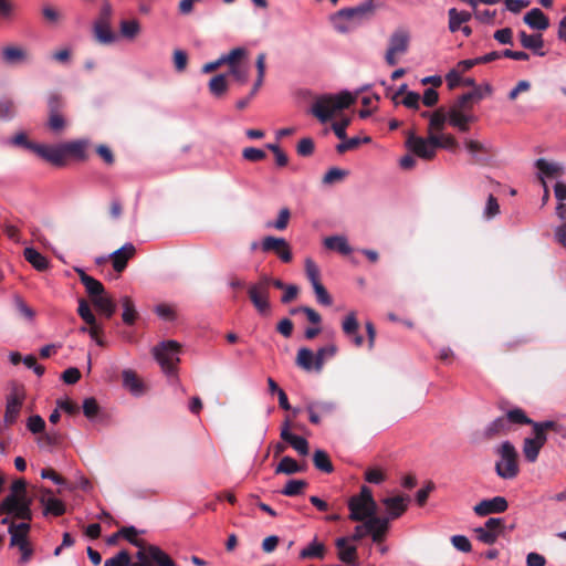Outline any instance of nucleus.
I'll return each mask as SVG.
<instances>
[{
	"label": "nucleus",
	"mask_w": 566,
	"mask_h": 566,
	"mask_svg": "<svg viewBox=\"0 0 566 566\" xmlns=\"http://www.w3.org/2000/svg\"><path fill=\"white\" fill-rule=\"evenodd\" d=\"M139 23L136 20H123L120 22V33L125 38H135L139 33Z\"/></svg>",
	"instance_id": "nucleus-52"
},
{
	"label": "nucleus",
	"mask_w": 566,
	"mask_h": 566,
	"mask_svg": "<svg viewBox=\"0 0 566 566\" xmlns=\"http://www.w3.org/2000/svg\"><path fill=\"white\" fill-rule=\"evenodd\" d=\"M61 411H63L66 416H71V399L69 397L65 399H59L56 401V408L51 412L49 417L50 423L56 424L60 421Z\"/></svg>",
	"instance_id": "nucleus-43"
},
{
	"label": "nucleus",
	"mask_w": 566,
	"mask_h": 566,
	"mask_svg": "<svg viewBox=\"0 0 566 566\" xmlns=\"http://www.w3.org/2000/svg\"><path fill=\"white\" fill-rule=\"evenodd\" d=\"M90 301L97 310L98 314L104 316L106 319H109L116 312V304L114 300L108 296L105 291L97 296L92 297Z\"/></svg>",
	"instance_id": "nucleus-21"
},
{
	"label": "nucleus",
	"mask_w": 566,
	"mask_h": 566,
	"mask_svg": "<svg viewBox=\"0 0 566 566\" xmlns=\"http://www.w3.org/2000/svg\"><path fill=\"white\" fill-rule=\"evenodd\" d=\"M14 305H15V308L18 311V313L25 319L28 321H32L35 313L34 311L24 302V300L19 296V295H15L14 298Z\"/></svg>",
	"instance_id": "nucleus-55"
},
{
	"label": "nucleus",
	"mask_w": 566,
	"mask_h": 566,
	"mask_svg": "<svg viewBox=\"0 0 566 566\" xmlns=\"http://www.w3.org/2000/svg\"><path fill=\"white\" fill-rule=\"evenodd\" d=\"M306 470V464H298L293 458L291 457H283L280 463L277 464L275 469L276 474H294L304 472Z\"/></svg>",
	"instance_id": "nucleus-29"
},
{
	"label": "nucleus",
	"mask_w": 566,
	"mask_h": 566,
	"mask_svg": "<svg viewBox=\"0 0 566 566\" xmlns=\"http://www.w3.org/2000/svg\"><path fill=\"white\" fill-rule=\"evenodd\" d=\"M73 270L80 275L90 300L105 291L104 285L98 280L87 275L82 269L73 268Z\"/></svg>",
	"instance_id": "nucleus-22"
},
{
	"label": "nucleus",
	"mask_w": 566,
	"mask_h": 566,
	"mask_svg": "<svg viewBox=\"0 0 566 566\" xmlns=\"http://www.w3.org/2000/svg\"><path fill=\"white\" fill-rule=\"evenodd\" d=\"M242 156L245 160L255 163L263 160L266 157V154L264 150L254 148V147H247L242 151Z\"/></svg>",
	"instance_id": "nucleus-63"
},
{
	"label": "nucleus",
	"mask_w": 566,
	"mask_h": 566,
	"mask_svg": "<svg viewBox=\"0 0 566 566\" xmlns=\"http://www.w3.org/2000/svg\"><path fill=\"white\" fill-rule=\"evenodd\" d=\"M349 520L354 522H363L373 518L377 513L378 506H369L368 502H364L357 497H349L348 500Z\"/></svg>",
	"instance_id": "nucleus-14"
},
{
	"label": "nucleus",
	"mask_w": 566,
	"mask_h": 566,
	"mask_svg": "<svg viewBox=\"0 0 566 566\" xmlns=\"http://www.w3.org/2000/svg\"><path fill=\"white\" fill-rule=\"evenodd\" d=\"M524 423H533V420L528 418L521 408H514L509 410L504 416H501L491 421L484 428L483 437L486 440H493L511 432L513 424Z\"/></svg>",
	"instance_id": "nucleus-4"
},
{
	"label": "nucleus",
	"mask_w": 566,
	"mask_h": 566,
	"mask_svg": "<svg viewBox=\"0 0 566 566\" xmlns=\"http://www.w3.org/2000/svg\"><path fill=\"white\" fill-rule=\"evenodd\" d=\"M123 387L134 396H142L146 391L145 384L133 369H124L122 373Z\"/></svg>",
	"instance_id": "nucleus-20"
},
{
	"label": "nucleus",
	"mask_w": 566,
	"mask_h": 566,
	"mask_svg": "<svg viewBox=\"0 0 566 566\" xmlns=\"http://www.w3.org/2000/svg\"><path fill=\"white\" fill-rule=\"evenodd\" d=\"M248 296L256 312L261 316L271 313L269 275L261 274L259 280L248 286Z\"/></svg>",
	"instance_id": "nucleus-6"
},
{
	"label": "nucleus",
	"mask_w": 566,
	"mask_h": 566,
	"mask_svg": "<svg viewBox=\"0 0 566 566\" xmlns=\"http://www.w3.org/2000/svg\"><path fill=\"white\" fill-rule=\"evenodd\" d=\"M30 531V524L29 523H20L14 524L11 523L9 526V534L11 536L10 538V545L11 546H20L28 544V533Z\"/></svg>",
	"instance_id": "nucleus-23"
},
{
	"label": "nucleus",
	"mask_w": 566,
	"mask_h": 566,
	"mask_svg": "<svg viewBox=\"0 0 566 566\" xmlns=\"http://www.w3.org/2000/svg\"><path fill=\"white\" fill-rule=\"evenodd\" d=\"M313 463L317 470H319L324 473L329 474L334 471V465L329 459V455L324 450L318 449L314 452Z\"/></svg>",
	"instance_id": "nucleus-34"
},
{
	"label": "nucleus",
	"mask_w": 566,
	"mask_h": 566,
	"mask_svg": "<svg viewBox=\"0 0 566 566\" xmlns=\"http://www.w3.org/2000/svg\"><path fill=\"white\" fill-rule=\"evenodd\" d=\"M174 66L175 70L179 73L184 72L187 69L188 65V55L182 50H175L174 54Z\"/></svg>",
	"instance_id": "nucleus-61"
},
{
	"label": "nucleus",
	"mask_w": 566,
	"mask_h": 566,
	"mask_svg": "<svg viewBox=\"0 0 566 566\" xmlns=\"http://www.w3.org/2000/svg\"><path fill=\"white\" fill-rule=\"evenodd\" d=\"M25 51L17 46H7L2 50V59L7 63H18L25 59Z\"/></svg>",
	"instance_id": "nucleus-46"
},
{
	"label": "nucleus",
	"mask_w": 566,
	"mask_h": 566,
	"mask_svg": "<svg viewBox=\"0 0 566 566\" xmlns=\"http://www.w3.org/2000/svg\"><path fill=\"white\" fill-rule=\"evenodd\" d=\"M122 306L124 308L122 315L123 322L127 325H133L137 318V312L133 300L129 296H124L122 298Z\"/></svg>",
	"instance_id": "nucleus-44"
},
{
	"label": "nucleus",
	"mask_w": 566,
	"mask_h": 566,
	"mask_svg": "<svg viewBox=\"0 0 566 566\" xmlns=\"http://www.w3.org/2000/svg\"><path fill=\"white\" fill-rule=\"evenodd\" d=\"M145 551L147 552L151 566L154 564L157 566H176V563L158 546L145 544Z\"/></svg>",
	"instance_id": "nucleus-25"
},
{
	"label": "nucleus",
	"mask_w": 566,
	"mask_h": 566,
	"mask_svg": "<svg viewBox=\"0 0 566 566\" xmlns=\"http://www.w3.org/2000/svg\"><path fill=\"white\" fill-rule=\"evenodd\" d=\"M472 103L470 102L469 96L465 93L458 97V99L453 103L449 111H457L458 113L469 114L472 111Z\"/></svg>",
	"instance_id": "nucleus-57"
},
{
	"label": "nucleus",
	"mask_w": 566,
	"mask_h": 566,
	"mask_svg": "<svg viewBox=\"0 0 566 566\" xmlns=\"http://www.w3.org/2000/svg\"><path fill=\"white\" fill-rule=\"evenodd\" d=\"M291 218V211L289 208H282L279 212L277 219L274 223H268V227H273L279 231H283L287 228Z\"/></svg>",
	"instance_id": "nucleus-56"
},
{
	"label": "nucleus",
	"mask_w": 566,
	"mask_h": 566,
	"mask_svg": "<svg viewBox=\"0 0 566 566\" xmlns=\"http://www.w3.org/2000/svg\"><path fill=\"white\" fill-rule=\"evenodd\" d=\"M409 496L397 495L392 497H385L381 500L386 506L389 517L391 520L400 517L408 509Z\"/></svg>",
	"instance_id": "nucleus-19"
},
{
	"label": "nucleus",
	"mask_w": 566,
	"mask_h": 566,
	"mask_svg": "<svg viewBox=\"0 0 566 566\" xmlns=\"http://www.w3.org/2000/svg\"><path fill=\"white\" fill-rule=\"evenodd\" d=\"M180 348L181 345L176 340H165L154 347V356L165 373L174 374L176 371L179 363L177 355Z\"/></svg>",
	"instance_id": "nucleus-8"
},
{
	"label": "nucleus",
	"mask_w": 566,
	"mask_h": 566,
	"mask_svg": "<svg viewBox=\"0 0 566 566\" xmlns=\"http://www.w3.org/2000/svg\"><path fill=\"white\" fill-rule=\"evenodd\" d=\"M93 33L95 40L101 44H112L117 38L111 25L94 24Z\"/></svg>",
	"instance_id": "nucleus-41"
},
{
	"label": "nucleus",
	"mask_w": 566,
	"mask_h": 566,
	"mask_svg": "<svg viewBox=\"0 0 566 566\" xmlns=\"http://www.w3.org/2000/svg\"><path fill=\"white\" fill-rule=\"evenodd\" d=\"M356 97L344 91L339 94H326L316 98L311 112L321 122H328L337 112L348 108L355 103Z\"/></svg>",
	"instance_id": "nucleus-2"
},
{
	"label": "nucleus",
	"mask_w": 566,
	"mask_h": 566,
	"mask_svg": "<svg viewBox=\"0 0 566 566\" xmlns=\"http://www.w3.org/2000/svg\"><path fill=\"white\" fill-rule=\"evenodd\" d=\"M336 547L338 549V558L343 563H354L357 557V548L356 546L348 545L347 537H340L336 539Z\"/></svg>",
	"instance_id": "nucleus-27"
},
{
	"label": "nucleus",
	"mask_w": 566,
	"mask_h": 566,
	"mask_svg": "<svg viewBox=\"0 0 566 566\" xmlns=\"http://www.w3.org/2000/svg\"><path fill=\"white\" fill-rule=\"evenodd\" d=\"M119 534H122V537L127 539L132 545L144 548L145 541L137 538V535L139 534V531L134 526H124L119 530Z\"/></svg>",
	"instance_id": "nucleus-47"
},
{
	"label": "nucleus",
	"mask_w": 566,
	"mask_h": 566,
	"mask_svg": "<svg viewBox=\"0 0 566 566\" xmlns=\"http://www.w3.org/2000/svg\"><path fill=\"white\" fill-rule=\"evenodd\" d=\"M247 54L245 49L235 48L231 50L228 54L221 55L224 64H228L230 67L237 66L239 61Z\"/></svg>",
	"instance_id": "nucleus-53"
},
{
	"label": "nucleus",
	"mask_w": 566,
	"mask_h": 566,
	"mask_svg": "<svg viewBox=\"0 0 566 566\" xmlns=\"http://www.w3.org/2000/svg\"><path fill=\"white\" fill-rule=\"evenodd\" d=\"M509 503L503 496H494L492 499L482 500L474 507L473 511L479 516H486L490 514L503 513L507 510Z\"/></svg>",
	"instance_id": "nucleus-15"
},
{
	"label": "nucleus",
	"mask_w": 566,
	"mask_h": 566,
	"mask_svg": "<svg viewBox=\"0 0 566 566\" xmlns=\"http://www.w3.org/2000/svg\"><path fill=\"white\" fill-rule=\"evenodd\" d=\"M312 286L317 302L322 305L329 306L332 304V297L325 286L322 283H315Z\"/></svg>",
	"instance_id": "nucleus-60"
},
{
	"label": "nucleus",
	"mask_w": 566,
	"mask_h": 566,
	"mask_svg": "<svg viewBox=\"0 0 566 566\" xmlns=\"http://www.w3.org/2000/svg\"><path fill=\"white\" fill-rule=\"evenodd\" d=\"M495 453L499 460L495 462L496 474L504 480L515 479L520 473L518 453L510 441L502 442Z\"/></svg>",
	"instance_id": "nucleus-5"
},
{
	"label": "nucleus",
	"mask_w": 566,
	"mask_h": 566,
	"mask_svg": "<svg viewBox=\"0 0 566 566\" xmlns=\"http://www.w3.org/2000/svg\"><path fill=\"white\" fill-rule=\"evenodd\" d=\"M410 33L407 29H396L388 39V48L385 53V61L389 66L398 63L399 57L408 52Z\"/></svg>",
	"instance_id": "nucleus-7"
},
{
	"label": "nucleus",
	"mask_w": 566,
	"mask_h": 566,
	"mask_svg": "<svg viewBox=\"0 0 566 566\" xmlns=\"http://www.w3.org/2000/svg\"><path fill=\"white\" fill-rule=\"evenodd\" d=\"M36 155L53 166L62 167L71 158V142L52 146L40 144Z\"/></svg>",
	"instance_id": "nucleus-12"
},
{
	"label": "nucleus",
	"mask_w": 566,
	"mask_h": 566,
	"mask_svg": "<svg viewBox=\"0 0 566 566\" xmlns=\"http://www.w3.org/2000/svg\"><path fill=\"white\" fill-rule=\"evenodd\" d=\"M520 40L523 48L533 50L539 56H544L545 53L542 50L544 41L542 34H527L525 31L520 32Z\"/></svg>",
	"instance_id": "nucleus-26"
},
{
	"label": "nucleus",
	"mask_w": 566,
	"mask_h": 566,
	"mask_svg": "<svg viewBox=\"0 0 566 566\" xmlns=\"http://www.w3.org/2000/svg\"><path fill=\"white\" fill-rule=\"evenodd\" d=\"M524 22L532 29L546 30L549 27L548 18L539 10L534 8L524 15Z\"/></svg>",
	"instance_id": "nucleus-24"
},
{
	"label": "nucleus",
	"mask_w": 566,
	"mask_h": 566,
	"mask_svg": "<svg viewBox=\"0 0 566 566\" xmlns=\"http://www.w3.org/2000/svg\"><path fill=\"white\" fill-rule=\"evenodd\" d=\"M42 502H45V514L60 516L65 512L64 504L60 500L52 497L50 490H44Z\"/></svg>",
	"instance_id": "nucleus-31"
},
{
	"label": "nucleus",
	"mask_w": 566,
	"mask_h": 566,
	"mask_svg": "<svg viewBox=\"0 0 566 566\" xmlns=\"http://www.w3.org/2000/svg\"><path fill=\"white\" fill-rule=\"evenodd\" d=\"M324 245L329 250L338 251L343 255H348L352 252V248L349 247L346 238L342 235L327 237L324 240Z\"/></svg>",
	"instance_id": "nucleus-32"
},
{
	"label": "nucleus",
	"mask_w": 566,
	"mask_h": 566,
	"mask_svg": "<svg viewBox=\"0 0 566 566\" xmlns=\"http://www.w3.org/2000/svg\"><path fill=\"white\" fill-rule=\"evenodd\" d=\"M406 147L426 160H431L436 156L432 146L424 138L416 136L412 132L408 134Z\"/></svg>",
	"instance_id": "nucleus-16"
},
{
	"label": "nucleus",
	"mask_w": 566,
	"mask_h": 566,
	"mask_svg": "<svg viewBox=\"0 0 566 566\" xmlns=\"http://www.w3.org/2000/svg\"><path fill=\"white\" fill-rule=\"evenodd\" d=\"M130 565V555L126 549L118 552L111 558H107L104 563V566H129Z\"/></svg>",
	"instance_id": "nucleus-51"
},
{
	"label": "nucleus",
	"mask_w": 566,
	"mask_h": 566,
	"mask_svg": "<svg viewBox=\"0 0 566 566\" xmlns=\"http://www.w3.org/2000/svg\"><path fill=\"white\" fill-rule=\"evenodd\" d=\"M533 427V437H527L523 441V454L530 463H534L539 454L541 449L547 441V432H558L559 424L556 421L547 420L542 422L533 421L528 423Z\"/></svg>",
	"instance_id": "nucleus-3"
},
{
	"label": "nucleus",
	"mask_w": 566,
	"mask_h": 566,
	"mask_svg": "<svg viewBox=\"0 0 566 566\" xmlns=\"http://www.w3.org/2000/svg\"><path fill=\"white\" fill-rule=\"evenodd\" d=\"M315 354L306 347L300 348L296 355V365L306 370H314Z\"/></svg>",
	"instance_id": "nucleus-38"
},
{
	"label": "nucleus",
	"mask_w": 566,
	"mask_h": 566,
	"mask_svg": "<svg viewBox=\"0 0 566 566\" xmlns=\"http://www.w3.org/2000/svg\"><path fill=\"white\" fill-rule=\"evenodd\" d=\"M82 408H83V413L87 419H94L99 411V406H98L96 399L93 397L86 398L83 402Z\"/></svg>",
	"instance_id": "nucleus-59"
},
{
	"label": "nucleus",
	"mask_w": 566,
	"mask_h": 566,
	"mask_svg": "<svg viewBox=\"0 0 566 566\" xmlns=\"http://www.w3.org/2000/svg\"><path fill=\"white\" fill-rule=\"evenodd\" d=\"M449 123L457 127L460 132H468L469 124L475 120V117L465 113H458L457 111H449Z\"/></svg>",
	"instance_id": "nucleus-30"
},
{
	"label": "nucleus",
	"mask_w": 566,
	"mask_h": 566,
	"mask_svg": "<svg viewBox=\"0 0 566 566\" xmlns=\"http://www.w3.org/2000/svg\"><path fill=\"white\" fill-rule=\"evenodd\" d=\"M209 92L214 97H222L228 91V81L224 74L213 76L208 84Z\"/></svg>",
	"instance_id": "nucleus-40"
},
{
	"label": "nucleus",
	"mask_w": 566,
	"mask_h": 566,
	"mask_svg": "<svg viewBox=\"0 0 566 566\" xmlns=\"http://www.w3.org/2000/svg\"><path fill=\"white\" fill-rule=\"evenodd\" d=\"M449 14V29L451 32H455L460 30L461 24L470 21L472 14L467 11H458L455 8H452L448 12Z\"/></svg>",
	"instance_id": "nucleus-35"
},
{
	"label": "nucleus",
	"mask_w": 566,
	"mask_h": 566,
	"mask_svg": "<svg viewBox=\"0 0 566 566\" xmlns=\"http://www.w3.org/2000/svg\"><path fill=\"white\" fill-rule=\"evenodd\" d=\"M535 166L546 177H558L564 174V168L560 165L548 163L544 158L537 159Z\"/></svg>",
	"instance_id": "nucleus-39"
},
{
	"label": "nucleus",
	"mask_w": 566,
	"mask_h": 566,
	"mask_svg": "<svg viewBox=\"0 0 566 566\" xmlns=\"http://www.w3.org/2000/svg\"><path fill=\"white\" fill-rule=\"evenodd\" d=\"M376 9V0H366L356 7L338 10L331 17V22L337 32L347 33L369 21Z\"/></svg>",
	"instance_id": "nucleus-1"
},
{
	"label": "nucleus",
	"mask_w": 566,
	"mask_h": 566,
	"mask_svg": "<svg viewBox=\"0 0 566 566\" xmlns=\"http://www.w3.org/2000/svg\"><path fill=\"white\" fill-rule=\"evenodd\" d=\"M261 249L263 252H274L284 263L293 259L291 247L284 238L268 235L262 240Z\"/></svg>",
	"instance_id": "nucleus-13"
},
{
	"label": "nucleus",
	"mask_w": 566,
	"mask_h": 566,
	"mask_svg": "<svg viewBox=\"0 0 566 566\" xmlns=\"http://www.w3.org/2000/svg\"><path fill=\"white\" fill-rule=\"evenodd\" d=\"M308 483L305 480H290L281 493L285 496H296L303 493Z\"/></svg>",
	"instance_id": "nucleus-45"
},
{
	"label": "nucleus",
	"mask_w": 566,
	"mask_h": 566,
	"mask_svg": "<svg viewBox=\"0 0 566 566\" xmlns=\"http://www.w3.org/2000/svg\"><path fill=\"white\" fill-rule=\"evenodd\" d=\"M389 528V518L375 516L366 521V532L371 536L373 542L381 543Z\"/></svg>",
	"instance_id": "nucleus-18"
},
{
	"label": "nucleus",
	"mask_w": 566,
	"mask_h": 566,
	"mask_svg": "<svg viewBox=\"0 0 566 566\" xmlns=\"http://www.w3.org/2000/svg\"><path fill=\"white\" fill-rule=\"evenodd\" d=\"M24 399V387L21 385H13L6 399V411L3 416L4 427L9 428L18 421Z\"/></svg>",
	"instance_id": "nucleus-11"
},
{
	"label": "nucleus",
	"mask_w": 566,
	"mask_h": 566,
	"mask_svg": "<svg viewBox=\"0 0 566 566\" xmlns=\"http://www.w3.org/2000/svg\"><path fill=\"white\" fill-rule=\"evenodd\" d=\"M336 353L337 347L333 344L319 348L315 354L314 370L319 373L323 369L325 361L334 357Z\"/></svg>",
	"instance_id": "nucleus-37"
},
{
	"label": "nucleus",
	"mask_w": 566,
	"mask_h": 566,
	"mask_svg": "<svg viewBox=\"0 0 566 566\" xmlns=\"http://www.w3.org/2000/svg\"><path fill=\"white\" fill-rule=\"evenodd\" d=\"M365 480L368 483L380 484L386 480V475L380 469L369 468L365 471Z\"/></svg>",
	"instance_id": "nucleus-64"
},
{
	"label": "nucleus",
	"mask_w": 566,
	"mask_h": 566,
	"mask_svg": "<svg viewBox=\"0 0 566 566\" xmlns=\"http://www.w3.org/2000/svg\"><path fill=\"white\" fill-rule=\"evenodd\" d=\"M48 128L51 133L57 135L66 127V120L59 112L49 113Z\"/></svg>",
	"instance_id": "nucleus-48"
},
{
	"label": "nucleus",
	"mask_w": 566,
	"mask_h": 566,
	"mask_svg": "<svg viewBox=\"0 0 566 566\" xmlns=\"http://www.w3.org/2000/svg\"><path fill=\"white\" fill-rule=\"evenodd\" d=\"M492 94V87L490 84L485 85H476L471 92H468L467 95L469 96L470 102L479 103L484 97L490 96Z\"/></svg>",
	"instance_id": "nucleus-50"
},
{
	"label": "nucleus",
	"mask_w": 566,
	"mask_h": 566,
	"mask_svg": "<svg viewBox=\"0 0 566 566\" xmlns=\"http://www.w3.org/2000/svg\"><path fill=\"white\" fill-rule=\"evenodd\" d=\"M359 324L355 312H350L346 315L342 323V329L347 337H352L358 332Z\"/></svg>",
	"instance_id": "nucleus-49"
},
{
	"label": "nucleus",
	"mask_w": 566,
	"mask_h": 566,
	"mask_svg": "<svg viewBox=\"0 0 566 566\" xmlns=\"http://www.w3.org/2000/svg\"><path fill=\"white\" fill-rule=\"evenodd\" d=\"M348 175L347 170L334 167L331 168L323 177L325 185H332L342 181Z\"/></svg>",
	"instance_id": "nucleus-54"
},
{
	"label": "nucleus",
	"mask_w": 566,
	"mask_h": 566,
	"mask_svg": "<svg viewBox=\"0 0 566 566\" xmlns=\"http://www.w3.org/2000/svg\"><path fill=\"white\" fill-rule=\"evenodd\" d=\"M420 98L419 93L410 91L406 93L400 103L407 108L418 111L420 108Z\"/></svg>",
	"instance_id": "nucleus-62"
},
{
	"label": "nucleus",
	"mask_w": 566,
	"mask_h": 566,
	"mask_svg": "<svg viewBox=\"0 0 566 566\" xmlns=\"http://www.w3.org/2000/svg\"><path fill=\"white\" fill-rule=\"evenodd\" d=\"M281 439L289 443L298 454H308L310 446L305 438L284 431L283 434H281Z\"/></svg>",
	"instance_id": "nucleus-28"
},
{
	"label": "nucleus",
	"mask_w": 566,
	"mask_h": 566,
	"mask_svg": "<svg viewBox=\"0 0 566 566\" xmlns=\"http://www.w3.org/2000/svg\"><path fill=\"white\" fill-rule=\"evenodd\" d=\"M23 256L38 271H44L49 266L48 260L33 248H25Z\"/></svg>",
	"instance_id": "nucleus-33"
},
{
	"label": "nucleus",
	"mask_w": 566,
	"mask_h": 566,
	"mask_svg": "<svg viewBox=\"0 0 566 566\" xmlns=\"http://www.w3.org/2000/svg\"><path fill=\"white\" fill-rule=\"evenodd\" d=\"M326 547L323 543L313 541L310 545L303 548L300 553L302 558H319L322 559L325 555Z\"/></svg>",
	"instance_id": "nucleus-42"
},
{
	"label": "nucleus",
	"mask_w": 566,
	"mask_h": 566,
	"mask_svg": "<svg viewBox=\"0 0 566 566\" xmlns=\"http://www.w3.org/2000/svg\"><path fill=\"white\" fill-rule=\"evenodd\" d=\"M31 504L30 497L8 494L0 503V515H12L19 520L31 521Z\"/></svg>",
	"instance_id": "nucleus-9"
},
{
	"label": "nucleus",
	"mask_w": 566,
	"mask_h": 566,
	"mask_svg": "<svg viewBox=\"0 0 566 566\" xmlns=\"http://www.w3.org/2000/svg\"><path fill=\"white\" fill-rule=\"evenodd\" d=\"M135 253L136 249L132 243H126L122 248L114 251L109 256L113 269L117 273H122L126 269L128 261L135 255Z\"/></svg>",
	"instance_id": "nucleus-17"
},
{
	"label": "nucleus",
	"mask_w": 566,
	"mask_h": 566,
	"mask_svg": "<svg viewBox=\"0 0 566 566\" xmlns=\"http://www.w3.org/2000/svg\"><path fill=\"white\" fill-rule=\"evenodd\" d=\"M305 273L312 285L315 283H321L319 269L316 265V263L310 258L305 260Z\"/></svg>",
	"instance_id": "nucleus-58"
},
{
	"label": "nucleus",
	"mask_w": 566,
	"mask_h": 566,
	"mask_svg": "<svg viewBox=\"0 0 566 566\" xmlns=\"http://www.w3.org/2000/svg\"><path fill=\"white\" fill-rule=\"evenodd\" d=\"M449 114L444 107H439L432 112L429 120V130L442 132L444 129Z\"/></svg>",
	"instance_id": "nucleus-36"
},
{
	"label": "nucleus",
	"mask_w": 566,
	"mask_h": 566,
	"mask_svg": "<svg viewBox=\"0 0 566 566\" xmlns=\"http://www.w3.org/2000/svg\"><path fill=\"white\" fill-rule=\"evenodd\" d=\"M77 313L81 316V318L84 321V323L86 324L85 326L81 327L80 331L83 333H88L91 338L93 340H95V343L98 346L104 347L105 342L102 338L103 324L97 321L90 304L85 300L78 301Z\"/></svg>",
	"instance_id": "nucleus-10"
}]
</instances>
